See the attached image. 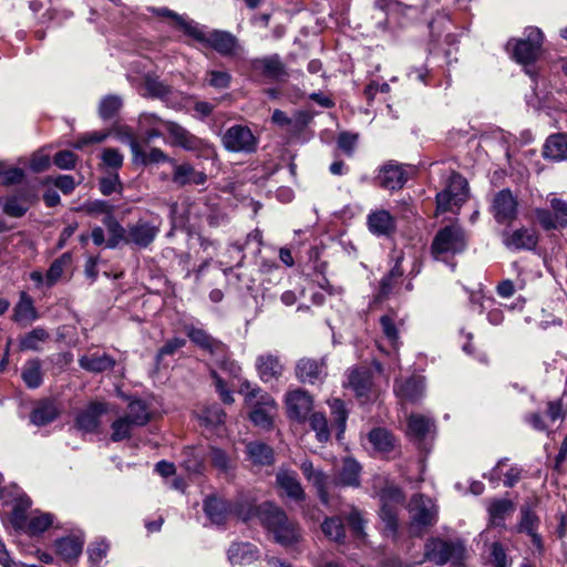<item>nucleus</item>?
<instances>
[{
	"instance_id": "f257e3e1",
	"label": "nucleus",
	"mask_w": 567,
	"mask_h": 567,
	"mask_svg": "<svg viewBox=\"0 0 567 567\" xmlns=\"http://www.w3.org/2000/svg\"><path fill=\"white\" fill-rule=\"evenodd\" d=\"M138 128L144 133L145 142L150 143L155 138L163 136L159 126H164L173 138L172 145L182 147L186 151H204L208 144L202 138L193 135L186 128L172 121H164L155 113H142L138 116Z\"/></svg>"
},
{
	"instance_id": "f03ea898",
	"label": "nucleus",
	"mask_w": 567,
	"mask_h": 567,
	"mask_svg": "<svg viewBox=\"0 0 567 567\" xmlns=\"http://www.w3.org/2000/svg\"><path fill=\"white\" fill-rule=\"evenodd\" d=\"M203 511L216 526H221L233 516L248 520L254 515L252 504L241 499L231 502L217 494H210L204 498Z\"/></svg>"
},
{
	"instance_id": "7ed1b4c3",
	"label": "nucleus",
	"mask_w": 567,
	"mask_h": 567,
	"mask_svg": "<svg viewBox=\"0 0 567 567\" xmlns=\"http://www.w3.org/2000/svg\"><path fill=\"white\" fill-rule=\"evenodd\" d=\"M544 34L537 27H527L523 38H511L505 50L519 64L534 63L542 50Z\"/></svg>"
},
{
	"instance_id": "20e7f679",
	"label": "nucleus",
	"mask_w": 567,
	"mask_h": 567,
	"mask_svg": "<svg viewBox=\"0 0 567 567\" xmlns=\"http://www.w3.org/2000/svg\"><path fill=\"white\" fill-rule=\"evenodd\" d=\"M189 37L199 43H203L223 56H233L243 51L238 39L228 31L212 30L206 31L205 27L195 23L193 30H189Z\"/></svg>"
},
{
	"instance_id": "39448f33",
	"label": "nucleus",
	"mask_w": 567,
	"mask_h": 567,
	"mask_svg": "<svg viewBox=\"0 0 567 567\" xmlns=\"http://www.w3.org/2000/svg\"><path fill=\"white\" fill-rule=\"evenodd\" d=\"M466 244L463 228L458 225H447L434 236L431 252L436 260H445L449 256L463 252Z\"/></svg>"
},
{
	"instance_id": "423d86ee",
	"label": "nucleus",
	"mask_w": 567,
	"mask_h": 567,
	"mask_svg": "<svg viewBox=\"0 0 567 567\" xmlns=\"http://www.w3.org/2000/svg\"><path fill=\"white\" fill-rule=\"evenodd\" d=\"M30 506L31 499L28 496H22L16 501L11 517L16 528H22L27 520L29 532H47L50 527L60 528L53 525L54 517L50 513L34 511L28 516L27 509L30 508Z\"/></svg>"
},
{
	"instance_id": "0eeeda50",
	"label": "nucleus",
	"mask_w": 567,
	"mask_h": 567,
	"mask_svg": "<svg viewBox=\"0 0 567 567\" xmlns=\"http://www.w3.org/2000/svg\"><path fill=\"white\" fill-rule=\"evenodd\" d=\"M425 556L436 565H444L447 561L462 565L466 558V551L461 543L432 538L425 545Z\"/></svg>"
},
{
	"instance_id": "6e6552de",
	"label": "nucleus",
	"mask_w": 567,
	"mask_h": 567,
	"mask_svg": "<svg viewBox=\"0 0 567 567\" xmlns=\"http://www.w3.org/2000/svg\"><path fill=\"white\" fill-rule=\"evenodd\" d=\"M380 518L386 532H398V506L404 502V495L398 486L389 485L380 492Z\"/></svg>"
},
{
	"instance_id": "1a4fd4ad",
	"label": "nucleus",
	"mask_w": 567,
	"mask_h": 567,
	"mask_svg": "<svg viewBox=\"0 0 567 567\" xmlns=\"http://www.w3.org/2000/svg\"><path fill=\"white\" fill-rule=\"evenodd\" d=\"M489 212L497 224H512L518 215L517 197L509 188L497 192L491 202Z\"/></svg>"
},
{
	"instance_id": "9d476101",
	"label": "nucleus",
	"mask_w": 567,
	"mask_h": 567,
	"mask_svg": "<svg viewBox=\"0 0 567 567\" xmlns=\"http://www.w3.org/2000/svg\"><path fill=\"white\" fill-rule=\"evenodd\" d=\"M411 523L417 527H432L437 522V506L432 498L415 494L409 503Z\"/></svg>"
},
{
	"instance_id": "9b49d317",
	"label": "nucleus",
	"mask_w": 567,
	"mask_h": 567,
	"mask_svg": "<svg viewBox=\"0 0 567 567\" xmlns=\"http://www.w3.org/2000/svg\"><path fill=\"white\" fill-rule=\"evenodd\" d=\"M161 231V223L140 218L135 223L128 224V236L126 245L145 249L150 247Z\"/></svg>"
},
{
	"instance_id": "f8f14e48",
	"label": "nucleus",
	"mask_w": 567,
	"mask_h": 567,
	"mask_svg": "<svg viewBox=\"0 0 567 567\" xmlns=\"http://www.w3.org/2000/svg\"><path fill=\"white\" fill-rule=\"evenodd\" d=\"M223 144L230 152L250 153L256 150L257 141L250 128L234 125L225 132Z\"/></svg>"
},
{
	"instance_id": "ddd939ff",
	"label": "nucleus",
	"mask_w": 567,
	"mask_h": 567,
	"mask_svg": "<svg viewBox=\"0 0 567 567\" xmlns=\"http://www.w3.org/2000/svg\"><path fill=\"white\" fill-rule=\"evenodd\" d=\"M257 513L262 526L268 532H290L288 517L286 513L272 503L261 504L257 511L254 508V513Z\"/></svg>"
},
{
	"instance_id": "4468645a",
	"label": "nucleus",
	"mask_w": 567,
	"mask_h": 567,
	"mask_svg": "<svg viewBox=\"0 0 567 567\" xmlns=\"http://www.w3.org/2000/svg\"><path fill=\"white\" fill-rule=\"evenodd\" d=\"M172 182L179 188L189 185H204L207 182V175L203 171H197L189 163H178L176 159L171 162Z\"/></svg>"
},
{
	"instance_id": "2eb2a0df",
	"label": "nucleus",
	"mask_w": 567,
	"mask_h": 567,
	"mask_svg": "<svg viewBox=\"0 0 567 567\" xmlns=\"http://www.w3.org/2000/svg\"><path fill=\"white\" fill-rule=\"evenodd\" d=\"M344 527L350 528L352 532H364L365 519L360 511L352 508L343 517L336 516L326 518L321 523V532H331L332 529H343Z\"/></svg>"
},
{
	"instance_id": "dca6fc26",
	"label": "nucleus",
	"mask_w": 567,
	"mask_h": 567,
	"mask_svg": "<svg viewBox=\"0 0 567 567\" xmlns=\"http://www.w3.org/2000/svg\"><path fill=\"white\" fill-rule=\"evenodd\" d=\"M515 508V503L509 498L494 497L489 499L486 505V511L491 526L494 528L504 527L506 518L513 515Z\"/></svg>"
},
{
	"instance_id": "f3484780",
	"label": "nucleus",
	"mask_w": 567,
	"mask_h": 567,
	"mask_svg": "<svg viewBox=\"0 0 567 567\" xmlns=\"http://www.w3.org/2000/svg\"><path fill=\"white\" fill-rule=\"evenodd\" d=\"M286 404L290 417L306 420L313 408L312 398L303 390H295L287 394Z\"/></svg>"
},
{
	"instance_id": "a211bd4d",
	"label": "nucleus",
	"mask_w": 567,
	"mask_h": 567,
	"mask_svg": "<svg viewBox=\"0 0 567 567\" xmlns=\"http://www.w3.org/2000/svg\"><path fill=\"white\" fill-rule=\"evenodd\" d=\"M539 504L540 499L535 495L529 496L524 501L519 508L518 532H535L539 528Z\"/></svg>"
},
{
	"instance_id": "6ab92c4d",
	"label": "nucleus",
	"mask_w": 567,
	"mask_h": 567,
	"mask_svg": "<svg viewBox=\"0 0 567 567\" xmlns=\"http://www.w3.org/2000/svg\"><path fill=\"white\" fill-rule=\"evenodd\" d=\"M256 369L265 383L277 381L284 373L285 367L280 358L274 353H264L256 359Z\"/></svg>"
},
{
	"instance_id": "aec40b11",
	"label": "nucleus",
	"mask_w": 567,
	"mask_h": 567,
	"mask_svg": "<svg viewBox=\"0 0 567 567\" xmlns=\"http://www.w3.org/2000/svg\"><path fill=\"white\" fill-rule=\"evenodd\" d=\"M276 482L282 496H286L296 503L305 499V492L298 480L297 473L288 470H280L276 475Z\"/></svg>"
},
{
	"instance_id": "412c9836",
	"label": "nucleus",
	"mask_w": 567,
	"mask_h": 567,
	"mask_svg": "<svg viewBox=\"0 0 567 567\" xmlns=\"http://www.w3.org/2000/svg\"><path fill=\"white\" fill-rule=\"evenodd\" d=\"M186 332L195 344L208 351L212 355L224 358L227 354L226 344L213 338L205 330L192 326L186 328Z\"/></svg>"
},
{
	"instance_id": "4be33fe9",
	"label": "nucleus",
	"mask_w": 567,
	"mask_h": 567,
	"mask_svg": "<svg viewBox=\"0 0 567 567\" xmlns=\"http://www.w3.org/2000/svg\"><path fill=\"white\" fill-rule=\"evenodd\" d=\"M537 241L536 233L529 228L523 227L514 231L503 233V244L512 250L533 249Z\"/></svg>"
},
{
	"instance_id": "5701e85b",
	"label": "nucleus",
	"mask_w": 567,
	"mask_h": 567,
	"mask_svg": "<svg viewBox=\"0 0 567 567\" xmlns=\"http://www.w3.org/2000/svg\"><path fill=\"white\" fill-rule=\"evenodd\" d=\"M40 315L34 306L33 298L25 291L19 293V300L13 307L12 320L22 326L37 321Z\"/></svg>"
},
{
	"instance_id": "b1692460",
	"label": "nucleus",
	"mask_w": 567,
	"mask_h": 567,
	"mask_svg": "<svg viewBox=\"0 0 567 567\" xmlns=\"http://www.w3.org/2000/svg\"><path fill=\"white\" fill-rule=\"evenodd\" d=\"M369 230L375 236H390L395 231V219L385 209L371 212L368 215Z\"/></svg>"
},
{
	"instance_id": "393cba45",
	"label": "nucleus",
	"mask_w": 567,
	"mask_h": 567,
	"mask_svg": "<svg viewBox=\"0 0 567 567\" xmlns=\"http://www.w3.org/2000/svg\"><path fill=\"white\" fill-rule=\"evenodd\" d=\"M259 557L258 548L251 543H233L227 550V558L231 565H250Z\"/></svg>"
},
{
	"instance_id": "a878e982",
	"label": "nucleus",
	"mask_w": 567,
	"mask_h": 567,
	"mask_svg": "<svg viewBox=\"0 0 567 567\" xmlns=\"http://www.w3.org/2000/svg\"><path fill=\"white\" fill-rule=\"evenodd\" d=\"M361 465L353 457H344L336 470L334 480L338 485L357 487L360 485Z\"/></svg>"
},
{
	"instance_id": "bb28decb",
	"label": "nucleus",
	"mask_w": 567,
	"mask_h": 567,
	"mask_svg": "<svg viewBox=\"0 0 567 567\" xmlns=\"http://www.w3.org/2000/svg\"><path fill=\"white\" fill-rule=\"evenodd\" d=\"M103 403L93 402L76 415L75 424L79 430L91 433L94 432L100 424V416L105 412Z\"/></svg>"
},
{
	"instance_id": "cd10ccee",
	"label": "nucleus",
	"mask_w": 567,
	"mask_h": 567,
	"mask_svg": "<svg viewBox=\"0 0 567 567\" xmlns=\"http://www.w3.org/2000/svg\"><path fill=\"white\" fill-rule=\"evenodd\" d=\"M239 393L245 396L246 403L251 408L264 406L276 409L274 398L260 388L252 385L247 380L241 383Z\"/></svg>"
},
{
	"instance_id": "c85d7f7f",
	"label": "nucleus",
	"mask_w": 567,
	"mask_h": 567,
	"mask_svg": "<svg viewBox=\"0 0 567 567\" xmlns=\"http://www.w3.org/2000/svg\"><path fill=\"white\" fill-rule=\"evenodd\" d=\"M406 173L401 165L386 164L379 175L380 185L389 190L401 189L406 183Z\"/></svg>"
},
{
	"instance_id": "c756f323",
	"label": "nucleus",
	"mask_w": 567,
	"mask_h": 567,
	"mask_svg": "<svg viewBox=\"0 0 567 567\" xmlns=\"http://www.w3.org/2000/svg\"><path fill=\"white\" fill-rule=\"evenodd\" d=\"M394 391L402 400L415 403L424 394V383L420 378L412 377L405 381H395Z\"/></svg>"
},
{
	"instance_id": "7c9ffc66",
	"label": "nucleus",
	"mask_w": 567,
	"mask_h": 567,
	"mask_svg": "<svg viewBox=\"0 0 567 567\" xmlns=\"http://www.w3.org/2000/svg\"><path fill=\"white\" fill-rule=\"evenodd\" d=\"M246 454L248 460L257 466H269L275 461L274 450L260 441L247 443Z\"/></svg>"
},
{
	"instance_id": "2f4dec72",
	"label": "nucleus",
	"mask_w": 567,
	"mask_h": 567,
	"mask_svg": "<svg viewBox=\"0 0 567 567\" xmlns=\"http://www.w3.org/2000/svg\"><path fill=\"white\" fill-rule=\"evenodd\" d=\"M543 155L556 162L567 159V133H556L547 137Z\"/></svg>"
},
{
	"instance_id": "473e14b6",
	"label": "nucleus",
	"mask_w": 567,
	"mask_h": 567,
	"mask_svg": "<svg viewBox=\"0 0 567 567\" xmlns=\"http://www.w3.org/2000/svg\"><path fill=\"white\" fill-rule=\"evenodd\" d=\"M102 223L105 226L110 236L106 240L107 248L114 249L120 244L126 245V237L128 236V225L126 227H123L113 214L105 215V217L102 219Z\"/></svg>"
},
{
	"instance_id": "72a5a7b5",
	"label": "nucleus",
	"mask_w": 567,
	"mask_h": 567,
	"mask_svg": "<svg viewBox=\"0 0 567 567\" xmlns=\"http://www.w3.org/2000/svg\"><path fill=\"white\" fill-rule=\"evenodd\" d=\"M79 364L82 369L100 373L114 367L115 360L106 353H91L80 357Z\"/></svg>"
},
{
	"instance_id": "f704fd0d",
	"label": "nucleus",
	"mask_w": 567,
	"mask_h": 567,
	"mask_svg": "<svg viewBox=\"0 0 567 567\" xmlns=\"http://www.w3.org/2000/svg\"><path fill=\"white\" fill-rule=\"evenodd\" d=\"M252 65L255 69L261 70L265 76L272 80H281L286 75L285 65L277 54L257 59Z\"/></svg>"
},
{
	"instance_id": "c9c22d12",
	"label": "nucleus",
	"mask_w": 567,
	"mask_h": 567,
	"mask_svg": "<svg viewBox=\"0 0 567 567\" xmlns=\"http://www.w3.org/2000/svg\"><path fill=\"white\" fill-rule=\"evenodd\" d=\"M83 539L76 535H66L55 542L56 551L64 560L76 559L83 549Z\"/></svg>"
},
{
	"instance_id": "e433bc0d",
	"label": "nucleus",
	"mask_w": 567,
	"mask_h": 567,
	"mask_svg": "<svg viewBox=\"0 0 567 567\" xmlns=\"http://www.w3.org/2000/svg\"><path fill=\"white\" fill-rule=\"evenodd\" d=\"M58 414L59 411L53 401L42 400L32 410L30 419L34 425L42 426L54 421Z\"/></svg>"
},
{
	"instance_id": "4c0bfd02",
	"label": "nucleus",
	"mask_w": 567,
	"mask_h": 567,
	"mask_svg": "<svg viewBox=\"0 0 567 567\" xmlns=\"http://www.w3.org/2000/svg\"><path fill=\"white\" fill-rule=\"evenodd\" d=\"M329 408H330V422L331 427H334L337 431V440L340 441L342 439V435L346 430L347 419H348V411L344 408L343 401L340 399H333L327 401Z\"/></svg>"
},
{
	"instance_id": "58836bf2",
	"label": "nucleus",
	"mask_w": 567,
	"mask_h": 567,
	"mask_svg": "<svg viewBox=\"0 0 567 567\" xmlns=\"http://www.w3.org/2000/svg\"><path fill=\"white\" fill-rule=\"evenodd\" d=\"M368 440L373 450L378 453H389L395 445L394 436L384 427H375L371 430L368 434Z\"/></svg>"
},
{
	"instance_id": "ea45409f",
	"label": "nucleus",
	"mask_w": 567,
	"mask_h": 567,
	"mask_svg": "<svg viewBox=\"0 0 567 567\" xmlns=\"http://www.w3.org/2000/svg\"><path fill=\"white\" fill-rule=\"evenodd\" d=\"M433 427V421L421 414H411L408 420V434L417 441L424 440Z\"/></svg>"
},
{
	"instance_id": "a19ab883",
	"label": "nucleus",
	"mask_w": 567,
	"mask_h": 567,
	"mask_svg": "<svg viewBox=\"0 0 567 567\" xmlns=\"http://www.w3.org/2000/svg\"><path fill=\"white\" fill-rule=\"evenodd\" d=\"M296 377L302 383L315 384L319 379V364L317 360L301 358L296 364Z\"/></svg>"
},
{
	"instance_id": "79ce46f5",
	"label": "nucleus",
	"mask_w": 567,
	"mask_h": 567,
	"mask_svg": "<svg viewBox=\"0 0 567 567\" xmlns=\"http://www.w3.org/2000/svg\"><path fill=\"white\" fill-rule=\"evenodd\" d=\"M21 378L29 389H38L43 382L40 359L28 360L23 365Z\"/></svg>"
},
{
	"instance_id": "37998d69",
	"label": "nucleus",
	"mask_w": 567,
	"mask_h": 567,
	"mask_svg": "<svg viewBox=\"0 0 567 567\" xmlns=\"http://www.w3.org/2000/svg\"><path fill=\"white\" fill-rule=\"evenodd\" d=\"M49 337L50 334L44 328L37 327L20 338L19 349L21 351H39L41 344L45 342Z\"/></svg>"
},
{
	"instance_id": "c03bdc74",
	"label": "nucleus",
	"mask_w": 567,
	"mask_h": 567,
	"mask_svg": "<svg viewBox=\"0 0 567 567\" xmlns=\"http://www.w3.org/2000/svg\"><path fill=\"white\" fill-rule=\"evenodd\" d=\"M209 461L212 465L221 474H229L235 468L233 457L224 450L212 446L209 449Z\"/></svg>"
},
{
	"instance_id": "a18cd8bd",
	"label": "nucleus",
	"mask_w": 567,
	"mask_h": 567,
	"mask_svg": "<svg viewBox=\"0 0 567 567\" xmlns=\"http://www.w3.org/2000/svg\"><path fill=\"white\" fill-rule=\"evenodd\" d=\"M132 159L134 164L143 166L152 163H168L171 165V162L175 161V158L169 157L158 147L151 148L148 153L141 147Z\"/></svg>"
},
{
	"instance_id": "49530a36",
	"label": "nucleus",
	"mask_w": 567,
	"mask_h": 567,
	"mask_svg": "<svg viewBox=\"0 0 567 567\" xmlns=\"http://www.w3.org/2000/svg\"><path fill=\"white\" fill-rule=\"evenodd\" d=\"M71 262V255L64 252L54 259L45 274V286L53 287L62 277L65 267Z\"/></svg>"
},
{
	"instance_id": "de8ad7c7",
	"label": "nucleus",
	"mask_w": 567,
	"mask_h": 567,
	"mask_svg": "<svg viewBox=\"0 0 567 567\" xmlns=\"http://www.w3.org/2000/svg\"><path fill=\"white\" fill-rule=\"evenodd\" d=\"M125 416L136 426L145 425L151 419L147 404L142 400L130 402L128 411Z\"/></svg>"
},
{
	"instance_id": "09e8293b",
	"label": "nucleus",
	"mask_w": 567,
	"mask_h": 567,
	"mask_svg": "<svg viewBox=\"0 0 567 567\" xmlns=\"http://www.w3.org/2000/svg\"><path fill=\"white\" fill-rule=\"evenodd\" d=\"M349 385L354 390L357 395H365L371 385L370 373L363 369H353L349 373Z\"/></svg>"
},
{
	"instance_id": "8fccbe9b",
	"label": "nucleus",
	"mask_w": 567,
	"mask_h": 567,
	"mask_svg": "<svg viewBox=\"0 0 567 567\" xmlns=\"http://www.w3.org/2000/svg\"><path fill=\"white\" fill-rule=\"evenodd\" d=\"M445 188L462 204L467 199L468 183L460 173L453 172L451 174Z\"/></svg>"
},
{
	"instance_id": "3c124183",
	"label": "nucleus",
	"mask_w": 567,
	"mask_h": 567,
	"mask_svg": "<svg viewBox=\"0 0 567 567\" xmlns=\"http://www.w3.org/2000/svg\"><path fill=\"white\" fill-rule=\"evenodd\" d=\"M123 105L122 97L115 94L104 96L99 105V115L102 120L113 118Z\"/></svg>"
},
{
	"instance_id": "603ef678",
	"label": "nucleus",
	"mask_w": 567,
	"mask_h": 567,
	"mask_svg": "<svg viewBox=\"0 0 567 567\" xmlns=\"http://www.w3.org/2000/svg\"><path fill=\"white\" fill-rule=\"evenodd\" d=\"M151 11L164 18H169L175 21V23L183 30V32L189 37L190 31L195 25V21L188 20L186 17L178 14L177 12L168 9V8H152Z\"/></svg>"
},
{
	"instance_id": "864d4df0",
	"label": "nucleus",
	"mask_w": 567,
	"mask_h": 567,
	"mask_svg": "<svg viewBox=\"0 0 567 567\" xmlns=\"http://www.w3.org/2000/svg\"><path fill=\"white\" fill-rule=\"evenodd\" d=\"M136 426L131 422L125 415L116 419L112 425V435L111 439L113 442H120L131 437L132 429Z\"/></svg>"
},
{
	"instance_id": "5fc2aeb1",
	"label": "nucleus",
	"mask_w": 567,
	"mask_h": 567,
	"mask_svg": "<svg viewBox=\"0 0 567 567\" xmlns=\"http://www.w3.org/2000/svg\"><path fill=\"white\" fill-rule=\"evenodd\" d=\"M380 324L389 344L396 351L399 348V331L394 324L393 318L389 315H384L380 318Z\"/></svg>"
},
{
	"instance_id": "6e6d98bb",
	"label": "nucleus",
	"mask_w": 567,
	"mask_h": 567,
	"mask_svg": "<svg viewBox=\"0 0 567 567\" xmlns=\"http://www.w3.org/2000/svg\"><path fill=\"white\" fill-rule=\"evenodd\" d=\"M29 209V204L25 197L12 196L3 206V212L11 217H22Z\"/></svg>"
},
{
	"instance_id": "4d7b16f0",
	"label": "nucleus",
	"mask_w": 567,
	"mask_h": 567,
	"mask_svg": "<svg viewBox=\"0 0 567 567\" xmlns=\"http://www.w3.org/2000/svg\"><path fill=\"white\" fill-rule=\"evenodd\" d=\"M251 409L252 410L249 414V419L251 420V422L255 425L260 426L262 429H270L272 425L271 413L276 409L264 408V406H256V408H251Z\"/></svg>"
},
{
	"instance_id": "13d9d810",
	"label": "nucleus",
	"mask_w": 567,
	"mask_h": 567,
	"mask_svg": "<svg viewBox=\"0 0 567 567\" xmlns=\"http://www.w3.org/2000/svg\"><path fill=\"white\" fill-rule=\"evenodd\" d=\"M489 563L494 567H507L512 564V559L507 556L506 548L499 543L489 545Z\"/></svg>"
},
{
	"instance_id": "bf43d9fd",
	"label": "nucleus",
	"mask_w": 567,
	"mask_h": 567,
	"mask_svg": "<svg viewBox=\"0 0 567 567\" xmlns=\"http://www.w3.org/2000/svg\"><path fill=\"white\" fill-rule=\"evenodd\" d=\"M145 90L152 97L165 99L171 94V87L164 82L147 76L145 80Z\"/></svg>"
},
{
	"instance_id": "052dcab7",
	"label": "nucleus",
	"mask_w": 567,
	"mask_h": 567,
	"mask_svg": "<svg viewBox=\"0 0 567 567\" xmlns=\"http://www.w3.org/2000/svg\"><path fill=\"white\" fill-rule=\"evenodd\" d=\"M115 135L120 142L130 146L133 158L141 148L133 130L130 126L123 125L115 130Z\"/></svg>"
},
{
	"instance_id": "680f3d73",
	"label": "nucleus",
	"mask_w": 567,
	"mask_h": 567,
	"mask_svg": "<svg viewBox=\"0 0 567 567\" xmlns=\"http://www.w3.org/2000/svg\"><path fill=\"white\" fill-rule=\"evenodd\" d=\"M102 163L105 167L117 171L122 167L124 156L116 148H104L101 154Z\"/></svg>"
},
{
	"instance_id": "e2e57ef3",
	"label": "nucleus",
	"mask_w": 567,
	"mask_h": 567,
	"mask_svg": "<svg viewBox=\"0 0 567 567\" xmlns=\"http://www.w3.org/2000/svg\"><path fill=\"white\" fill-rule=\"evenodd\" d=\"M549 205L553 209V214L555 216L556 221L558 223L559 227H566L567 226V202L558 198V197H551L549 198Z\"/></svg>"
},
{
	"instance_id": "0e129e2a",
	"label": "nucleus",
	"mask_w": 567,
	"mask_h": 567,
	"mask_svg": "<svg viewBox=\"0 0 567 567\" xmlns=\"http://www.w3.org/2000/svg\"><path fill=\"white\" fill-rule=\"evenodd\" d=\"M100 190L103 195L110 196L115 192L122 190V184L118 174L111 173L100 179Z\"/></svg>"
},
{
	"instance_id": "69168bd1",
	"label": "nucleus",
	"mask_w": 567,
	"mask_h": 567,
	"mask_svg": "<svg viewBox=\"0 0 567 567\" xmlns=\"http://www.w3.org/2000/svg\"><path fill=\"white\" fill-rule=\"evenodd\" d=\"M109 544L104 539H100L91 544L87 548L89 558L92 564L99 565L102 559L106 556L109 550Z\"/></svg>"
},
{
	"instance_id": "338daca9",
	"label": "nucleus",
	"mask_w": 567,
	"mask_h": 567,
	"mask_svg": "<svg viewBox=\"0 0 567 567\" xmlns=\"http://www.w3.org/2000/svg\"><path fill=\"white\" fill-rule=\"evenodd\" d=\"M461 204L462 203L454 198L447 188H444L442 192L436 194V207L439 212L445 213L451 210L453 206H458Z\"/></svg>"
},
{
	"instance_id": "774afa93",
	"label": "nucleus",
	"mask_w": 567,
	"mask_h": 567,
	"mask_svg": "<svg viewBox=\"0 0 567 567\" xmlns=\"http://www.w3.org/2000/svg\"><path fill=\"white\" fill-rule=\"evenodd\" d=\"M231 75L224 71H209L207 73V82L215 89H226L229 86Z\"/></svg>"
}]
</instances>
